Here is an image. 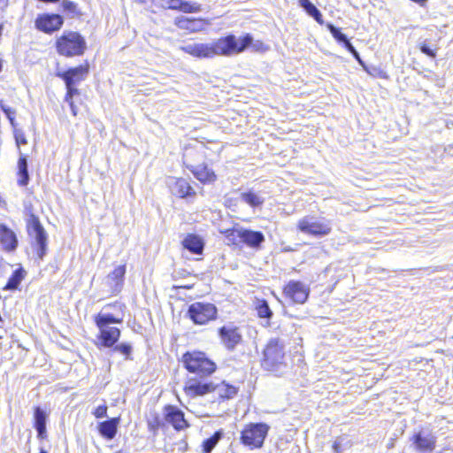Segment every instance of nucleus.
Masks as SVG:
<instances>
[{
  "mask_svg": "<svg viewBox=\"0 0 453 453\" xmlns=\"http://www.w3.org/2000/svg\"><path fill=\"white\" fill-rule=\"evenodd\" d=\"M420 51L430 58H435V50L431 49L426 42L420 44Z\"/></svg>",
  "mask_w": 453,
  "mask_h": 453,
  "instance_id": "43",
  "label": "nucleus"
},
{
  "mask_svg": "<svg viewBox=\"0 0 453 453\" xmlns=\"http://www.w3.org/2000/svg\"><path fill=\"white\" fill-rule=\"evenodd\" d=\"M334 453H342V443L336 440L333 444Z\"/></svg>",
  "mask_w": 453,
  "mask_h": 453,
  "instance_id": "47",
  "label": "nucleus"
},
{
  "mask_svg": "<svg viewBox=\"0 0 453 453\" xmlns=\"http://www.w3.org/2000/svg\"><path fill=\"white\" fill-rule=\"evenodd\" d=\"M27 233L32 237L36 245V253L40 259H42L47 252V234L42 226L39 218L35 214H30L27 219Z\"/></svg>",
  "mask_w": 453,
  "mask_h": 453,
  "instance_id": "7",
  "label": "nucleus"
},
{
  "mask_svg": "<svg viewBox=\"0 0 453 453\" xmlns=\"http://www.w3.org/2000/svg\"><path fill=\"white\" fill-rule=\"evenodd\" d=\"M219 394L223 398H233L237 394V388L234 386L221 384L216 387Z\"/></svg>",
  "mask_w": 453,
  "mask_h": 453,
  "instance_id": "34",
  "label": "nucleus"
},
{
  "mask_svg": "<svg viewBox=\"0 0 453 453\" xmlns=\"http://www.w3.org/2000/svg\"><path fill=\"white\" fill-rule=\"evenodd\" d=\"M413 444L422 453H431L436 444V437L430 432L421 431L413 436Z\"/></svg>",
  "mask_w": 453,
  "mask_h": 453,
  "instance_id": "16",
  "label": "nucleus"
},
{
  "mask_svg": "<svg viewBox=\"0 0 453 453\" xmlns=\"http://www.w3.org/2000/svg\"><path fill=\"white\" fill-rule=\"evenodd\" d=\"M219 335L223 345L229 350H233L242 338L239 328L233 324L220 327Z\"/></svg>",
  "mask_w": 453,
  "mask_h": 453,
  "instance_id": "10",
  "label": "nucleus"
},
{
  "mask_svg": "<svg viewBox=\"0 0 453 453\" xmlns=\"http://www.w3.org/2000/svg\"><path fill=\"white\" fill-rule=\"evenodd\" d=\"M40 453H47V451L45 449H40Z\"/></svg>",
  "mask_w": 453,
  "mask_h": 453,
  "instance_id": "53",
  "label": "nucleus"
},
{
  "mask_svg": "<svg viewBox=\"0 0 453 453\" xmlns=\"http://www.w3.org/2000/svg\"><path fill=\"white\" fill-rule=\"evenodd\" d=\"M125 274L126 265H119L106 276L104 284L108 287V290L111 295H117L121 291L124 285Z\"/></svg>",
  "mask_w": 453,
  "mask_h": 453,
  "instance_id": "11",
  "label": "nucleus"
},
{
  "mask_svg": "<svg viewBox=\"0 0 453 453\" xmlns=\"http://www.w3.org/2000/svg\"><path fill=\"white\" fill-rule=\"evenodd\" d=\"M115 453H127V452L123 451V450H119V451H117V452H115Z\"/></svg>",
  "mask_w": 453,
  "mask_h": 453,
  "instance_id": "54",
  "label": "nucleus"
},
{
  "mask_svg": "<svg viewBox=\"0 0 453 453\" xmlns=\"http://www.w3.org/2000/svg\"><path fill=\"white\" fill-rule=\"evenodd\" d=\"M114 351L119 352L120 354L126 357V359H132V346L129 343L121 342L119 344L114 345Z\"/></svg>",
  "mask_w": 453,
  "mask_h": 453,
  "instance_id": "37",
  "label": "nucleus"
},
{
  "mask_svg": "<svg viewBox=\"0 0 453 453\" xmlns=\"http://www.w3.org/2000/svg\"><path fill=\"white\" fill-rule=\"evenodd\" d=\"M196 23V19H188L186 17H180L175 19V24L178 27L181 29H187L190 31H200L201 27H191L192 24Z\"/></svg>",
  "mask_w": 453,
  "mask_h": 453,
  "instance_id": "33",
  "label": "nucleus"
},
{
  "mask_svg": "<svg viewBox=\"0 0 453 453\" xmlns=\"http://www.w3.org/2000/svg\"><path fill=\"white\" fill-rule=\"evenodd\" d=\"M194 176L201 182H213L216 180V174L205 165H199L191 169Z\"/></svg>",
  "mask_w": 453,
  "mask_h": 453,
  "instance_id": "24",
  "label": "nucleus"
},
{
  "mask_svg": "<svg viewBox=\"0 0 453 453\" xmlns=\"http://www.w3.org/2000/svg\"><path fill=\"white\" fill-rule=\"evenodd\" d=\"M63 23L64 19L59 14H42L35 19L36 28L47 34L59 30Z\"/></svg>",
  "mask_w": 453,
  "mask_h": 453,
  "instance_id": "9",
  "label": "nucleus"
},
{
  "mask_svg": "<svg viewBox=\"0 0 453 453\" xmlns=\"http://www.w3.org/2000/svg\"><path fill=\"white\" fill-rule=\"evenodd\" d=\"M172 180L173 182L170 183V186L172 192L175 196L184 198L196 195L195 190L185 179H173Z\"/></svg>",
  "mask_w": 453,
  "mask_h": 453,
  "instance_id": "21",
  "label": "nucleus"
},
{
  "mask_svg": "<svg viewBox=\"0 0 453 453\" xmlns=\"http://www.w3.org/2000/svg\"><path fill=\"white\" fill-rule=\"evenodd\" d=\"M0 108L4 112L7 119L10 120V123L14 126L15 122V114L16 111L14 109L4 104L2 101L0 102Z\"/></svg>",
  "mask_w": 453,
  "mask_h": 453,
  "instance_id": "39",
  "label": "nucleus"
},
{
  "mask_svg": "<svg viewBox=\"0 0 453 453\" xmlns=\"http://www.w3.org/2000/svg\"><path fill=\"white\" fill-rule=\"evenodd\" d=\"M88 73V65H81L76 67L69 68L65 72H58L57 76L63 79L65 83L77 85L84 81Z\"/></svg>",
  "mask_w": 453,
  "mask_h": 453,
  "instance_id": "15",
  "label": "nucleus"
},
{
  "mask_svg": "<svg viewBox=\"0 0 453 453\" xmlns=\"http://www.w3.org/2000/svg\"><path fill=\"white\" fill-rule=\"evenodd\" d=\"M73 97L72 96L70 95H65V101L70 105L71 104H74L73 101Z\"/></svg>",
  "mask_w": 453,
  "mask_h": 453,
  "instance_id": "50",
  "label": "nucleus"
},
{
  "mask_svg": "<svg viewBox=\"0 0 453 453\" xmlns=\"http://www.w3.org/2000/svg\"><path fill=\"white\" fill-rule=\"evenodd\" d=\"M164 416L165 420L171 424L177 431L183 430L188 426V423L184 418L183 411L173 405H166L164 408Z\"/></svg>",
  "mask_w": 453,
  "mask_h": 453,
  "instance_id": "13",
  "label": "nucleus"
},
{
  "mask_svg": "<svg viewBox=\"0 0 453 453\" xmlns=\"http://www.w3.org/2000/svg\"><path fill=\"white\" fill-rule=\"evenodd\" d=\"M8 5V0H0V10H3Z\"/></svg>",
  "mask_w": 453,
  "mask_h": 453,
  "instance_id": "51",
  "label": "nucleus"
},
{
  "mask_svg": "<svg viewBox=\"0 0 453 453\" xmlns=\"http://www.w3.org/2000/svg\"><path fill=\"white\" fill-rule=\"evenodd\" d=\"M184 249L195 255H201L203 251L204 242L203 239L195 234H188L181 242Z\"/></svg>",
  "mask_w": 453,
  "mask_h": 453,
  "instance_id": "20",
  "label": "nucleus"
},
{
  "mask_svg": "<svg viewBox=\"0 0 453 453\" xmlns=\"http://www.w3.org/2000/svg\"><path fill=\"white\" fill-rule=\"evenodd\" d=\"M164 426L162 419L157 413L151 414L150 418L148 419V426L150 431L154 434Z\"/></svg>",
  "mask_w": 453,
  "mask_h": 453,
  "instance_id": "36",
  "label": "nucleus"
},
{
  "mask_svg": "<svg viewBox=\"0 0 453 453\" xmlns=\"http://www.w3.org/2000/svg\"><path fill=\"white\" fill-rule=\"evenodd\" d=\"M119 423V418H112L109 420L101 422L98 425L99 434L107 440L113 439L117 434Z\"/></svg>",
  "mask_w": 453,
  "mask_h": 453,
  "instance_id": "23",
  "label": "nucleus"
},
{
  "mask_svg": "<svg viewBox=\"0 0 453 453\" xmlns=\"http://www.w3.org/2000/svg\"><path fill=\"white\" fill-rule=\"evenodd\" d=\"M327 29L332 34L333 37L338 41L339 42L343 43V45L346 43V42H349V39L347 38L346 35L342 33L340 28L334 27L333 24L328 23L326 25Z\"/></svg>",
  "mask_w": 453,
  "mask_h": 453,
  "instance_id": "35",
  "label": "nucleus"
},
{
  "mask_svg": "<svg viewBox=\"0 0 453 453\" xmlns=\"http://www.w3.org/2000/svg\"><path fill=\"white\" fill-rule=\"evenodd\" d=\"M269 430L270 426L265 423H250L245 426L241 433V441L250 449H260L268 435Z\"/></svg>",
  "mask_w": 453,
  "mask_h": 453,
  "instance_id": "3",
  "label": "nucleus"
},
{
  "mask_svg": "<svg viewBox=\"0 0 453 453\" xmlns=\"http://www.w3.org/2000/svg\"><path fill=\"white\" fill-rule=\"evenodd\" d=\"M56 49L59 55L72 58L83 55L87 43L84 37L78 32L64 31L56 41Z\"/></svg>",
  "mask_w": 453,
  "mask_h": 453,
  "instance_id": "2",
  "label": "nucleus"
},
{
  "mask_svg": "<svg viewBox=\"0 0 453 453\" xmlns=\"http://www.w3.org/2000/svg\"><path fill=\"white\" fill-rule=\"evenodd\" d=\"M202 20L199 19V20H196V23L195 24H192L191 25V27H201V30L203 29V24H202Z\"/></svg>",
  "mask_w": 453,
  "mask_h": 453,
  "instance_id": "49",
  "label": "nucleus"
},
{
  "mask_svg": "<svg viewBox=\"0 0 453 453\" xmlns=\"http://www.w3.org/2000/svg\"><path fill=\"white\" fill-rule=\"evenodd\" d=\"M39 1L40 2H43V3H57L59 0H39Z\"/></svg>",
  "mask_w": 453,
  "mask_h": 453,
  "instance_id": "52",
  "label": "nucleus"
},
{
  "mask_svg": "<svg viewBox=\"0 0 453 453\" xmlns=\"http://www.w3.org/2000/svg\"><path fill=\"white\" fill-rule=\"evenodd\" d=\"M217 308L209 303L196 302L192 303L188 311L190 319L196 325H204L217 318Z\"/></svg>",
  "mask_w": 453,
  "mask_h": 453,
  "instance_id": "8",
  "label": "nucleus"
},
{
  "mask_svg": "<svg viewBox=\"0 0 453 453\" xmlns=\"http://www.w3.org/2000/svg\"><path fill=\"white\" fill-rule=\"evenodd\" d=\"M255 306L259 318L265 319L267 321L272 318L273 311L265 300L257 299L255 303Z\"/></svg>",
  "mask_w": 453,
  "mask_h": 453,
  "instance_id": "30",
  "label": "nucleus"
},
{
  "mask_svg": "<svg viewBox=\"0 0 453 453\" xmlns=\"http://www.w3.org/2000/svg\"><path fill=\"white\" fill-rule=\"evenodd\" d=\"M101 344L105 348L113 347L120 337V330L116 326L98 327Z\"/></svg>",
  "mask_w": 453,
  "mask_h": 453,
  "instance_id": "18",
  "label": "nucleus"
},
{
  "mask_svg": "<svg viewBox=\"0 0 453 453\" xmlns=\"http://www.w3.org/2000/svg\"><path fill=\"white\" fill-rule=\"evenodd\" d=\"M69 106L71 108V111H72L73 115L76 116L77 112H78V109H77L76 105L74 104H71Z\"/></svg>",
  "mask_w": 453,
  "mask_h": 453,
  "instance_id": "48",
  "label": "nucleus"
},
{
  "mask_svg": "<svg viewBox=\"0 0 453 453\" xmlns=\"http://www.w3.org/2000/svg\"><path fill=\"white\" fill-rule=\"evenodd\" d=\"M298 4L318 23H324L320 11L310 0H298Z\"/></svg>",
  "mask_w": 453,
  "mask_h": 453,
  "instance_id": "26",
  "label": "nucleus"
},
{
  "mask_svg": "<svg viewBox=\"0 0 453 453\" xmlns=\"http://www.w3.org/2000/svg\"><path fill=\"white\" fill-rule=\"evenodd\" d=\"M61 5H62L63 10L68 13H75L76 12L77 5L75 3L72 2V1L63 0Z\"/></svg>",
  "mask_w": 453,
  "mask_h": 453,
  "instance_id": "41",
  "label": "nucleus"
},
{
  "mask_svg": "<svg viewBox=\"0 0 453 453\" xmlns=\"http://www.w3.org/2000/svg\"><path fill=\"white\" fill-rule=\"evenodd\" d=\"M182 361L188 372L196 373L201 378L209 376L216 369V365L203 352H187L183 355Z\"/></svg>",
  "mask_w": 453,
  "mask_h": 453,
  "instance_id": "4",
  "label": "nucleus"
},
{
  "mask_svg": "<svg viewBox=\"0 0 453 453\" xmlns=\"http://www.w3.org/2000/svg\"><path fill=\"white\" fill-rule=\"evenodd\" d=\"M19 244L18 237L13 230L5 224H0V245L4 251L13 252Z\"/></svg>",
  "mask_w": 453,
  "mask_h": 453,
  "instance_id": "17",
  "label": "nucleus"
},
{
  "mask_svg": "<svg viewBox=\"0 0 453 453\" xmlns=\"http://www.w3.org/2000/svg\"><path fill=\"white\" fill-rule=\"evenodd\" d=\"M344 47L346 48V50L352 54V56L360 63V64H363V61L360 58V55L359 53L357 52V50L355 49V47L352 45V43L349 41V42H346V43L344 44Z\"/></svg>",
  "mask_w": 453,
  "mask_h": 453,
  "instance_id": "42",
  "label": "nucleus"
},
{
  "mask_svg": "<svg viewBox=\"0 0 453 453\" xmlns=\"http://www.w3.org/2000/svg\"><path fill=\"white\" fill-rule=\"evenodd\" d=\"M249 48L255 52H265L269 49L262 41L254 40L250 34L240 37L230 34L211 42L186 43L180 50L194 58H213L218 56H236Z\"/></svg>",
  "mask_w": 453,
  "mask_h": 453,
  "instance_id": "1",
  "label": "nucleus"
},
{
  "mask_svg": "<svg viewBox=\"0 0 453 453\" xmlns=\"http://www.w3.org/2000/svg\"><path fill=\"white\" fill-rule=\"evenodd\" d=\"M202 10L201 4L198 3H188L186 1L182 2L180 11L186 13L198 12Z\"/></svg>",
  "mask_w": 453,
  "mask_h": 453,
  "instance_id": "38",
  "label": "nucleus"
},
{
  "mask_svg": "<svg viewBox=\"0 0 453 453\" xmlns=\"http://www.w3.org/2000/svg\"><path fill=\"white\" fill-rule=\"evenodd\" d=\"M297 228L300 232L315 237L326 236L332 229L329 220L310 215L298 221Z\"/></svg>",
  "mask_w": 453,
  "mask_h": 453,
  "instance_id": "6",
  "label": "nucleus"
},
{
  "mask_svg": "<svg viewBox=\"0 0 453 453\" xmlns=\"http://www.w3.org/2000/svg\"><path fill=\"white\" fill-rule=\"evenodd\" d=\"M242 201L250 204L252 207H257L265 202V198L252 191L243 192L241 194Z\"/></svg>",
  "mask_w": 453,
  "mask_h": 453,
  "instance_id": "29",
  "label": "nucleus"
},
{
  "mask_svg": "<svg viewBox=\"0 0 453 453\" xmlns=\"http://www.w3.org/2000/svg\"><path fill=\"white\" fill-rule=\"evenodd\" d=\"M66 87V94L70 95L72 96H74L75 95H79V90L75 88V85L65 83Z\"/></svg>",
  "mask_w": 453,
  "mask_h": 453,
  "instance_id": "46",
  "label": "nucleus"
},
{
  "mask_svg": "<svg viewBox=\"0 0 453 453\" xmlns=\"http://www.w3.org/2000/svg\"><path fill=\"white\" fill-rule=\"evenodd\" d=\"M48 414L41 407L36 406L34 409V426L40 439H44L47 435L46 424Z\"/></svg>",
  "mask_w": 453,
  "mask_h": 453,
  "instance_id": "19",
  "label": "nucleus"
},
{
  "mask_svg": "<svg viewBox=\"0 0 453 453\" xmlns=\"http://www.w3.org/2000/svg\"><path fill=\"white\" fill-rule=\"evenodd\" d=\"M182 0H169L167 2L168 8L173 10H179L180 11L181 5H182Z\"/></svg>",
  "mask_w": 453,
  "mask_h": 453,
  "instance_id": "45",
  "label": "nucleus"
},
{
  "mask_svg": "<svg viewBox=\"0 0 453 453\" xmlns=\"http://www.w3.org/2000/svg\"><path fill=\"white\" fill-rule=\"evenodd\" d=\"M97 327L111 326L110 324L121 323L122 319H117L111 313H98L95 318Z\"/></svg>",
  "mask_w": 453,
  "mask_h": 453,
  "instance_id": "28",
  "label": "nucleus"
},
{
  "mask_svg": "<svg viewBox=\"0 0 453 453\" xmlns=\"http://www.w3.org/2000/svg\"><path fill=\"white\" fill-rule=\"evenodd\" d=\"M94 415L97 418H101L105 417L107 415V406L106 405H100V406H98L95 410Z\"/></svg>",
  "mask_w": 453,
  "mask_h": 453,
  "instance_id": "44",
  "label": "nucleus"
},
{
  "mask_svg": "<svg viewBox=\"0 0 453 453\" xmlns=\"http://www.w3.org/2000/svg\"><path fill=\"white\" fill-rule=\"evenodd\" d=\"M309 288L300 281L291 280L284 288L285 295L296 303H305L309 296Z\"/></svg>",
  "mask_w": 453,
  "mask_h": 453,
  "instance_id": "12",
  "label": "nucleus"
},
{
  "mask_svg": "<svg viewBox=\"0 0 453 453\" xmlns=\"http://www.w3.org/2000/svg\"><path fill=\"white\" fill-rule=\"evenodd\" d=\"M222 436L223 433L221 431H217L212 436L206 439L203 442V453H211Z\"/></svg>",
  "mask_w": 453,
  "mask_h": 453,
  "instance_id": "32",
  "label": "nucleus"
},
{
  "mask_svg": "<svg viewBox=\"0 0 453 453\" xmlns=\"http://www.w3.org/2000/svg\"><path fill=\"white\" fill-rule=\"evenodd\" d=\"M14 138H15V142H16V144L18 147H19L20 145H25L27 143V140L25 136V134L22 130L20 129H15L14 130Z\"/></svg>",
  "mask_w": 453,
  "mask_h": 453,
  "instance_id": "40",
  "label": "nucleus"
},
{
  "mask_svg": "<svg viewBox=\"0 0 453 453\" xmlns=\"http://www.w3.org/2000/svg\"><path fill=\"white\" fill-rule=\"evenodd\" d=\"M216 389V387L211 382L199 380L195 378L188 380L184 390L188 396L196 397L203 395Z\"/></svg>",
  "mask_w": 453,
  "mask_h": 453,
  "instance_id": "14",
  "label": "nucleus"
},
{
  "mask_svg": "<svg viewBox=\"0 0 453 453\" xmlns=\"http://www.w3.org/2000/svg\"><path fill=\"white\" fill-rule=\"evenodd\" d=\"M241 239L242 243L251 248H258L265 242V236L262 232L245 228H242Z\"/></svg>",
  "mask_w": 453,
  "mask_h": 453,
  "instance_id": "22",
  "label": "nucleus"
},
{
  "mask_svg": "<svg viewBox=\"0 0 453 453\" xmlns=\"http://www.w3.org/2000/svg\"><path fill=\"white\" fill-rule=\"evenodd\" d=\"M18 174L19 176V179L18 180V183L19 186H27L29 181V174H28V169H27V159L26 156H24L19 151V158L18 161Z\"/></svg>",
  "mask_w": 453,
  "mask_h": 453,
  "instance_id": "25",
  "label": "nucleus"
},
{
  "mask_svg": "<svg viewBox=\"0 0 453 453\" xmlns=\"http://www.w3.org/2000/svg\"><path fill=\"white\" fill-rule=\"evenodd\" d=\"M26 272L22 267L16 269L12 276L9 278L6 285L4 286V290H15L19 288L20 282L25 278Z\"/></svg>",
  "mask_w": 453,
  "mask_h": 453,
  "instance_id": "27",
  "label": "nucleus"
},
{
  "mask_svg": "<svg viewBox=\"0 0 453 453\" xmlns=\"http://www.w3.org/2000/svg\"><path fill=\"white\" fill-rule=\"evenodd\" d=\"M242 227H234L233 229H226L224 234L228 244L238 245L242 243Z\"/></svg>",
  "mask_w": 453,
  "mask_h": 453,
  "instance_id": "31",
  "label": "nucleus"
},
{
  "mask_svg": "<svg viewBox=\"0 0 453 453\" xmlns=\"http://www.w3.org/2000/svg\"><path fill=\"white\" fill-rule=\"evenodd\" d=\"M285 359V344L279 338H272L267 342L264 352L262 365L266 370H273L282 365Z\"/></svg>",
  "mask_w": 453,
  "mask_h": 453,
  "instance_id": "5",
  "label": "nucleus"
}]
</instances>
